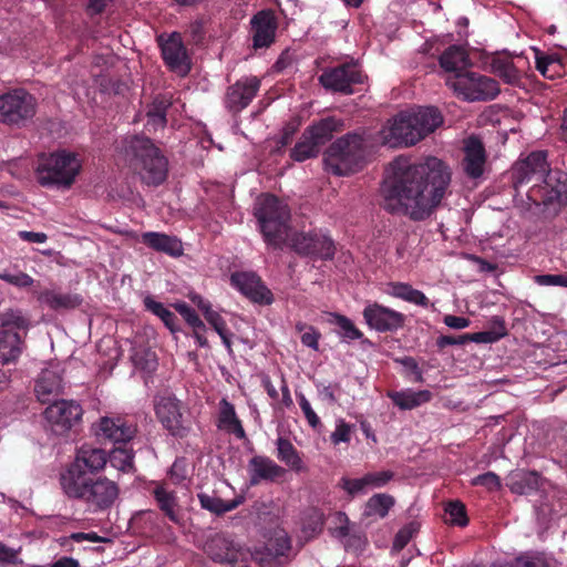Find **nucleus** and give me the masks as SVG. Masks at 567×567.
I'll list each match as a JSON object with an SVG mask.
<instances>
[{
    "instance_id": "64",
    "label": "nucleus",
    "mask_w": 567,
    "mask_h": 567,
    "mask_svg": "<svg viewBox=\"0 0 567 567\" xmlns=\"http://www.w3.org/2000/svg\"><path fill=\"white\" fill-rule=\"evenodd\" d=\"M405 301L424 308L430 305L429 298L421 290L414 288L411 289Z\"/></svg>"
},
{
    "instance_id": "22",
    "label": "nucleus",
    "mask_w": 567,
    "mask_h": 567,
    "mask_svg": "<svg viewBox=\"0 0 567 567\" xmlns=\"http://www.w3.org/2000/svg\"><path fill=\"white\" fill-rule=\"evenodd\" d=\"M231 285L254 302L270 305L274 300L271 291L254 272H235L230 277Z\"/></svg>"
},
{
    "instance_id": "56",
    "label": "nucleus",
    "mask_w": 567,
    "mask_h": 567,
    "mask_svg": "<svg viewBox=\"0 0 567 567\" xmlns=\"http://www.w3.org/2000/svg\"><path fill=\"white\" fill-rule=\"evenodd\" d=\"M550 68H560V64L553 56H537L536 69L546 78L554 79L555 73H548Z\"/></svg>"
},
{
    "instance_id": "32",
    "label": "nucleus",
    "mask_w": 567,
    "mask_h": 567,
    "mask_svg": "<svg viewBox=\"0 0 567 567\" xmlns=\"http://www.w3.org/2000/svg\"><path fill=\"white\" fill-rule=\"evenodd\" d=\"M540 476L535 471H517L509 475L507 486L518 495H528L540 487Z\"/></svg>"
},
{
    "instance_id": "36",
    "label": "nucleus",
    "mask_w": 567,
    "mask_h": 567,
    "mask_svg": "<svg viewBox=\"0 0 567 567\" xmlns=\"http://www.w3.org/2000/svg\"><path fill=\"white\" fill-rule=\"evenodd\" d=\"M491 69L494 74L499 76L507 84H518L520 72L514 65L513 58L507 54H497L491 60Z\"/></svg>"
},
{
    "instance_id": "60",
    "label": "nucleus",
    "mask_w": 567,
    "mask_h": 567,
    "mask_svg": "<svg viewBox=\"0 0 567 567\" xmlns=\"http://www.w3.org/2000/svg\"><path fill=\"white\" fill-rule=\"evenodd\" d=\"M204 317L217 333H220L221 330L226 328V321L212 308L206 309V315Z\"/></svg>"
},
{
    "instance_id": "1",
    "label": "nucleus",
    "mask_w": 567,
    "mask_h": 567,
    "mask_svg": "<svg viewBox=\"0 0 567 567\" xmlns=\"http://www.w3.org/2000/svg\"><path fill=\"white\" fill-rule=\"evenodd\" d=\"M452 171L437 157L411 164L396 158L381 187L382 207L412 221L429 219L451 195Z\"/></svg>"
},
{
    "instance_id": "4",
    "label": "nucleus",
    "mask_w": 567,
    "mask_h": 567,
    "mask_svg": "<svg viewBox=\"0 0 567 567\" xmlns=\"http://www.w3.org/2000/svg\"><path fill=\"white\" fill-rule=\"evenodd\" d=\"M254 214L265 243L274 249H281L290 234L289 206L275 195L266 194L258 198Z\"/></svg>"
},
{
    "instance_id": "14",
    "label": "nucleus",
    "mask_w": 567,
    "mask_h": 567,
    "mask_svg": "<svg viewBox=\"0 0 567 567\" xmlns=\"http://www.w3.org/2000/svg\"><path fill=\"white\" fill-rule=\"evenodd\" d=\"M106 462V453L103 450L83 446L68 470L61 474L60 484L90 478L87 473L94 474L102 471Z\"/></svg>"
},
{
    "instance_id": "53",
    "label": "nucleus",
    "mask_w": 567,
    "mask_h": 567,
    "mask_svg": "<svg viewBox=\"0 0 567 567\" xmlns=\"http://www.w3.org/2000/svg\"><path fill=\"white\" fill-rule=\"evenodd\" d=\"M297 396H298L300 409H301L308 424L312 429L319 427L321 425V421H320L319 416L316 414V412L313 411V409L311 408L310 402L307 400V398L302 393L298 394Z\"/></svg>"
},
{
    "instance_id": "19",
    "label": "nucleus",
    "mask_w": 567,
    "mask_h": 567,
    "mask_svg": "<svg viewBox=\"0 0 567 567\" xmlns=\"http://www.w3.org/2000/svg\"><path fill=\"white\" fill-rule=\"evenodd\" d=\"M260 89V80L257 76H243L226 90L224 97L225 107L233 114H238L246 109Z\"/></svg>"
},
{
    "instance_id": "3",
    "label": "nucleus",
    "mask_w": 567,
    "mask_h": 567,
    "mask_svg": "<svg viewBox=\"0 0 567 567\" xmlns=\"http://www.w3.org/2000/svg\"><path fill=\"white\" fill-rule=\"evenodd\" d=\"M124 153L131 167L145 184L158 186L165 182L168 161L151 138L140 135L127 137L124 141Z\"/></svg>"
},
{
    "instance_id": "20",
    "label": "nucleus",
    "mask_w": 567,
    "mask_h": 567,
    "mask_svg": "<svg viewBox=\"0 0 567 567\" xmlns=\"http://www.w3.org/2000/svg\"><path fill=\"white\" fill-rule=\"evenodd\" d=\"M249 24L255 50L269 48L275 42L278 22L272 10L258 11L251 17Z\"/></svg>"
},
{
    "instance_id": "12",
    "label": "nucleus",
    "mask_w": 567,
    "mask_h": 567,
    "mask_svg": "<svg viewBox=\"0 0 567 567\" xmlns=\"http://www.w3.org/2000/svg\"><path fill=\"white\" fill-rule=\"evenodd\" d=\"M204 551L210 559L219 564H246L251 557L247 547L224 533L210 536L204 545Z\"/></svg>"
},
{
    "instance_id": "2",
    "label": "nucleus",
    "mask_w": 567,
    "mask_h": 567,
    "mask_svg": "<svg viewBox=\"0 0 567 567\" xmlns=\"http://www.w3.org/2000/svg\"><path fill=\"white\" fill-rule=\"evenodd\" d=\"M442 124L443 115L434 106L402 111L380 131L381 142L390 148L413 146Z\"/></svg>"
},
{
    "instance_id": "17",
    "label": "nucleus",
    "mask_w": 567,
    "mask_h": 567,
    "mask_svg": "<svg viewBox=\"0 0 567 567\" xmlns=\"http://www.w3.org/2000/svg\"><path fill=\"white\" fill-rule=\"evenodd\" d=\"M547 153L532 152L527 157L516 162L512 168V181L515 188L529 183L539 184L549 172Z\"/></svg>"
},
{
    "instance_id": "62",
    "label": "nucleus",
    "mask_w": 567,
    "mask_h": 567,
    "mask_svg": "<svg viewBox=\"0 0 567 567\" xmlns=\"http://www.w3.org/2000/svg\"><path fill=\"white\" fill-rule=\"evenodd\" d=\"M319 338H320V333L315 328L309 327L308 331H306L301 336V343L306 347L313 349V350H318Z\"/></svg>"
},
{
    "instance_id": "35",
    "label": "nucleus",
    "mask_w": 567,
    "mask_h": 567,
    "mask_svg": "<svg viewBox=\"0 0 567 567\" xmlns=\"http://www.w3.org/2000/svg\"><path fill=\"white\" fill-rule=\"evenodd\" d=\"M158 508L173 523L179 522V506L175 492L168 491L164 485H156L152 492Z\"/></svg>"
},
{
    "instance_id": "47",
    "label": "nucleus",
    "mask_w": 567,
    "mask_h": 567,
    "mask_svg": "<svg viewBox=\"0 0 567 567\" xmlns=\"http://www.w3.org/2000/svg\"><path fill=\"white\" fill-rule=\"evenodd\" d=\"M446 514L450 516V523L464 527L468 523L466 516L465 505L460 501L450 502L445 508Z\"/></svg>"
},
{
    "instance_id": "15",
    "label": "nucleus",
    "mask_w": 567,
    "mask_h": 567,
    "mask_svg": "<svg viewBox=\"0 0 567 567\" xmlns=\"http://www.w3.org/2000/svg\"><path fill=\"white\" fill-rule=\"evenodd\" d=\"M528 197L537 205L567 202V174L555 169L547 172L539 184H534Z\"/></svg>"
},
{
    "instance_id": "30",
    "label": "nucleus",
    "mask_w": 567,
    "mask_h": 567,
    "mask_svg": "<svg viewBox=\"0 0 567 567\" xmlns=\"http://www.w3.org/2000/svg\"><path fill=\"white\" fill-rule=\"evenodd\" d=\"M344 124L341 118L328 116L315 122L305 130L307 137L311 138L320 148L333 136V133L340 132Z\"/></svg>"
},
{
    "instance_id": "46",
    "label": "nucleus",
    "mask_w": 567,
    "mask_h": 567,
    "mask_svg": "<svg viewBox=\"0 0 567 567\" xmlns=\"http://www.w3.org/2000/svg\"><path fill=\"white\" fill-rule=\"evenodd\" d=\"M324 524V516L318 508H309L302 516V529L305 533H319Z\"/></svg>"
},
{
    "instance_id": "43",
    "label": "nucleus",
    "mask_w": 567,
    "mask_h": 567,
    "mask_svg": "<svg viewBox=\"0 0 567 567\" xmlns=\"http://www.w3.org/2000/svg\"><path fill=\"white\" fill-rule=\"evenodd\" d=\"M144 305L148 311L159 317L164 324L172 331H178V327L176 326L177 317L169 309L164 307L163 303L155 301L151 297H146L144 299Z\"/></svg>"
},
{
    "instance_id": "7",
    "label": "nucleus",
    "mask_w": 567,
    "mask_h": 567,
    "mask_svg": "<svg viewBox=\"0 0 567 567\" xmlns=\"http://www.w3.org/2000/svg\"><path fill=\"white\" fill-rule=\"evenodd\" d=\"M28 319L20 310H8L0 313V364L9 365L18 362L24 348V337L20 330L27 331Z\"/></svg>"
},
{
    "instance_id": "27",
    "label": "nucleus",
    "mask_w": 567,
    "mask_h": 567,
    "mask_svg": "<svg viewBox=\"0 0 567 567\" xmlns=\"http://www.w3.org/2000/svg\"><path fill=\"white\" fill-rule=\"evenodd\" d=\"M142 243L155 251L164 252L172 257H179L183 255V244L176 236L157 231H147L142 234Z\"/></svg>"
},
{
    "instance_id": "55",
    "label": "nucleus",
    "mask_w": 567,
    "mask_h": 567,
    "mask_svg": "<svg viewBox=\"0 0 567 567\" xmlns=\"http://www.w3.org/2000/svg\"><path fill=\"white\" fill-rule=\"evenodd\" d=\"M351 439V425L343 420L337 422L336 430L331 433L330 440L333 444L348 443Z\"/></svg>"
},
{
    "instance_id": "48",
    "label": "nucleus",
    "mask_w": 567,
    "mask_h": 567,
    "mask_svg": "<svg viewBox=\"0 0 567 567\" xmlns=\"http://www.w3.org/2000/svg\"><path fill=\"white\" fill-rule=\"evenodd\" d=\"M417 532L419 524L415 522L403 526L394 537L392 549L395 551L402 550Z\"/></svg>"
},
{
    "instance_id": "41",
    "label": "nucleus",
    "mask_w": 567,
    "mask_h": 567,
    "mask_svg": "<svg viewBox=\"0 0 567 567\" xmlns=\"http://www.w3.org/2000/svg\"><path fill=\"white\" fill-rule=\"evenodd\" d=\"M394 503V497L389 494H374L365 504L364 515L384 518Z\"/></svg>"
},
{
    "instance_id": "52",
    "label": "nucleus",
    "mask_w": 567,
    "mask_h": 567,
    "mask_svg": "<svg viewBox=\"0 0 567 567\" xmlns=\"http://www.w3.org/2000/svg\"><path fill=\"white\" fill-rule=\"evenodd\" d=\"M364 476L369 487L380 488L394 477V473L392 471H380L368 473Z\"/></svg>"
},
{
    "instance_id": "37",
    "label": "nucleus",
    "mask_w": 567,
    "mask_h": 567,
    "mask_svg": "<svg viewBox=\"0 0 567 567\" xmlns=\"http://www.w3.org/2000/svg\"><path fill=\"white\" fill-rule=\"evenodd\" d=\"M507 334L505 321L502 317L495 316L491 319V329L486 331L467 333L468 342L494 343Z\"/></svg>"
},
{
    "instance_id": "51",
    "label": "nucleus",
    "mask_w": 567,
    "mask_h": 567,
    "mask_svg": "<svg viewBox=\"0 0 567 567\" xmlns=\"http://www.w3.org/2000/svg\"><path fill=\"white\" fill-rule=\"evenodd\" d=\"M472 484L476 486H484L488 491H497L502 486L499 476L494 472H486L477 475L473 478Z\"/></svg>"
},
{
    "instance_id": "57",
    "label": "nucleus",
    "mask_w": 567,
    "mask_h": 567,
    "mask_svg": "<svg viewBox=\"0 0 567 567\" xmlns=\"http://www.w3.org/2000/svg\"><path fill=\"white\" fill-rule=\"evenodd\" d=\"M538 285L542 286H561L567 287L566 275H538L535 277Z\"/></svg>"
},
{
    "instance_id": "59",
    "label": "nucleus",
    "mask_w": 567,
    "mask_h": 567,
    "mask_svg": "<svg viewBox=\"0 0 567 567\" xmlns=\"http://www.w3.org/2000/svg\"><path fill=\"white\" fill-rule=\"evenodd\" d=\"M468 343L467 333L462 336H441L436 339V346L440 350L447 346H464Z\"/></svg>"
},
{
    "instance_id": "34",
    "label": "nucleus",
    "mask_w": 567,
    "mask_h": 567,
    "mask_svg": "<svg viewBox=\"0 0 567 567\" xmlns=\"http://www.w3.org/2000/svg\"><path fill=\"white\" fill-rule=\"evenodd\" d=\"M218 429L233 433L238 439H245L246 433L238 419L235 406L227 399H221L219 402Z\"/></svg>"
},
{
    "instance_id": "54",
    "label": "nucleus",
    "mask_w": 567,
    "mask_h": 567,
    "mask_svg": "<svg viewBox=\"0 0 567 567\" xmlns=\"http://www.w3.org/2000/svg\"><path fill=\"white\" fill-rule=\"evenodd\" d=\"M340 485L351 496L362 493L365 489V487H368L365 476H363L361 478L342 477L340 481Z\"/></svg>"
},
{
    "instance_id": "38",
    "label": "nucleus",
    "mask_w": 567,
    "mask_h": 567,
    "mask_svg": "<svg viewBox=\"0 0 567 567\" xmlns=\"http://www.w3.org/2000/svg\"><path fill=\"white\" fill-rule=\"evenodd\" d=\"M200 506L216 515H223L237 508L243 502L244 497L239 496L231 501H224L215 495H208L206 493L198 494Z\"/></svg>"
},
{
    "instance_id": "16",
    "label": "nucleus",
    "mask_w": 567,
    "mask_h": 567,
    "mask_svg": "<svg viewBox=\"0 0 567 567\" xmlns=\"http://www.w3.org/2000/svg\"><path fill=\"white\" fill-rule=\"evenodd\" d=\"M43 414L51 432L62 435L81 421L83 410L75 401L60 400L50 404Z\"/></svg>"
},
{
    "instance_id": "18",
    "label": "nucleus",
    "mask_w": 567,
    "mask_h": 567,
    "mask_svg": "<svg viewBox=\"0 0 567 567\" xmlns=\"http://www.w3.org/2000/svg\"><path fill=\"white\" fill-rule=\"evenodd\" d=\"M365 75L355 63H344L324 70L319 76L320 84L332 92L351 94L352 85L363 83Z\"/></svg>"
},
{
    "instance_id": "25",
    "label": "nucleus",
    "mask_w": 567,
    "mask_h": 567,
    "mask_svg": "<svg viewBox=\"0 0 567 567\" xmlns=\"http://www.w3.org/2000/svg\"><path fill=\"white\" fill-rule=\"evenodd\" d=\"M247 471L249 483L255 486L262 481L274 482L285 475L286 470L271 458L264 455H255L248 462Z\"/></svg>"
},
{
    "instance_id": "28",
    "label": "nucleus",
    "mask_w": 567,
    "mask_h": 567,
    "mask_svg": "<svg viewBox=\"0 0 567 567\" xmlns=\"http://www.w3.org/2000/svg\"><path fill=\"white\" fill-rule=\"evenodd\" d=\"M37 299L41 305L54 311L74 309L83 302V298L78 293H63L54 289L39 291Z\"/></svg>"
},
{
    "instance_id": "10",
    "label": "nucleus",
    "mask_w": 567,
    "mask_h": 567,
    "mask_svg": "<svg viewBox=\"0 0 567 567\" xmlns=\"http://www.w3.org/2000/svg\"><path fill=\"white\" fill-rule=\"evenodd\" d=\"M37 112V101L23 89H14L0 95V122L24 126Z\"/></svg>"
},
{
    "instance_id": "49",
    "label": "nucleus",
    "mask_w": 567,
    "mask_h": 567,
    "mask_svg": "<svg viewBox=\"0 0 567 567\" xmlns=\"http://www.w3.org/2000/svg\"><path fill=\"white\" fill-rule=\"evenodd\" d=\"M0 279L18 288H25L33 285L34 280L31 276L22 271L10 272L8 270L0 271Z\"/></svg>"
},
{
    "instance_id": "61",
    "label": "nucleus",
    "mask_w": 567,
    "mask_h": 567,
    "mask_svg": "<svg viewBox=\"0 0 567 567\" xmlns=\"http://www.w3.org/2000/svg\"><path fill=\"white\" fill-rule=\"evenodd\" d=\"M443 322L451 329L462 330L471 324V320L465 317H457L453 315H446L443 318Z\"/></svg>"
},
{
    "instance_id": "23",
    "label": "nucleus",
    "mask_w": 567,
    "mask_h": 567,
    "mask_svg": "<svg viewBox=\"0 0 567 567\" xmlns=\"http://www.w3.org/2000/svg\"><path fill=\"white\" fill-rule=\"evenodd\" d=\"M464 157L462 168L471 179L481 178L485 171L487 155L482 141L476 136H470L464 141Z\"/></svg>"
},
{
    "instance_id": "40",
    "label": "nucleus",
    "mask_w": 567,
    "mask_h": 567,
    "mask_svg": "<svg viewBox=\"0 0 567 567\" xmlns=\"http://www.w3.org/2000/svg\"><path fill=\"white\" fill-rule=\"evenodd\" d=\"M171 106V101L165 97H157L153 101V103L148 106L146 112L147 116V126H152L154 130L161 127H165L167 120L166 113L168 107Z\"/></svg>"
},
{
    "instance_id": "21",
    "label": "nucleus",
    "mask_w": 567,
    "mask_h": 567,
    "mask_svg": "<svg viewBox=\"0 0 567 567\" xmlns=\"http://www.w3.org/2000/svg\"><path fill=\"white\" fill-rule=\"evenodd\" d=\"M365 322L379 332L395 331L404 326L403 313L378 303L369 305L363 310Z\"/></svg>"
},
{
    "instance_id": "31",
    "label": "nucleus",
    "mask_w": 567,
    "mask_h": 567,
    "mask_svg": "<svg viewBox=\"0 0 567 567\" xmlns=\"http://www.w3.org/2000/svg\"><path fill=\"white\" fill-rule=\"evenodd\" d=\"M63 380L58 369H44L39 379L34 391L38 399L45 403L50 401L51 395H58L62 392Z\"/></svg>"
},
{
    "instance_id": "5",
    "label": "nucleus",
    "mask_w": 567,
    "mask_h": 567,
    "mask_svg": "<svg viewBox=\"0 0 567 567\" xmlns=\"http://www.w3.org/2000/svg\"><path fill=\"white\" fill-rule=\"evenodd\" d=\"M367 156L365 140L361 134L348 133L334 141L324 153L326 171L347 176L361 169Z\"/></svg>"
},
{
    "instance_id": "13",
    "label": "nucleus",
    "mask_w": 567,
    "mask_h": 567,
    "mask_svg": "<svg viewBox=\"0 0 567 567\" xmlns=\"http://www.w3.org/2000/svg\"><path fill=\"white\" fill-rule=\"evenodd\" d=\"M295 252L300 256H308L329 260L332 259L336 252L333 240L320 233L316 231H300L289 234L286 244Z\"/></svg>"
},
{
    "instance_id": "42",
    "label": "nucleus",
    "mask_w": 567,
    "mask_h": 567,
    "mask_svg": "<svg viewBox=\"0 0 567 567\" xmlns=\"http://www.w3.org/2000/svg\"><path fill=\"white\" fill-rule=\"evenodd\" d=\"M319 153L320 147L311 138H308L306 132H303L300 140L290 151V157L296 162H305L317 157Z\"/></svg>"
},
{
    "instance_id": "6",
    "label": "nucleus",
    "mask_w": 567,
    "mask_h": 567,
    "mask_svg": "<svg viewBox=\"0 0 567 567\" xmlns=\"http://www.w3.org/2000/svg\"><path fill=\"white\" fill-rule=\"evenodd\" d=\"M65 495L82 501L93 512L111 508L120 495L118 484L105 476L61 484Z\"/></svg>"
},
{
    "instance_id": "8",
    "label": "nucleus",
    "mask_w": 567,
    "mask_h": 567,
    "mask_svg": "<svg viewBox=\"0 0 567 567\" xmlns=\"http://www.w3.org/2000/svg\"><path fill=\"white\" fill-rule=\"evenodd\" d=\"M80 171L74 154L58 152L42 158L38 168V182L42 186L70 187Z\"/></svg>"
},
{
    "instance_id": "45",
    "label": "nucleus",
    "mask_w": 567,
    "mask_h": 567,
    "mask_svg": "<svg viewBox=\"0 0 567 567\" xmlns=\"http://www.w3.org/2000/svg\"><path fill=\"white\" fill-rule=\"evenodd\" d=\"M330 322L339 327V334L344 339L358 340L362 337V332L346 316L331 313Z\"/></svg>"
},
{
    "instance_id": "63",
    "label": "nucleus",
    "mask_w": 567,
    "mask_h": 567,
    "mask_svg": "<svg viewBox=\"0 0 567 567\" xmlns=\"http://www.w3.org/2000/svg\"><path fill=\"white\" fill-rule=\"evenodd\" d=\"M413 287L409 284H404V282H392L390 285V293L393 296V297H396V298H400L402 300H406V297L409 296L411 289Z\"/></svg>"
},
{
    "instance_id": "44",
    "label": "nucleus",
    "mask_w": 567,
    "mask_h": 567,
    "mask_svg": "<svg viewBox=\"0 0 567 567\" xmlns=\"http://www.w3.org/2000/svg\"><path fill=\"white\" fill-rule=\"evenodd\" d=\"M110 461L115 468L130 472L133 470L134 453L132 450L118 446L112 450Z\"/></svg>"
},
{
    "instance_id": "50",
    "label": "nucleus",
    "mask_w": 567,
    "mask_h": 567,
    "mask_svg": "<svg viewBox=\"0 0 567 567\" xmlns=\"http://www.w3.org/2000/svg\"><path fill=\"white\" fill-rule=\"evenodd\" d=\"M512 564L514 567H548L544 555L538 553H525Z\"/></svg>"
},
{
    "instance_id": "26",
    "label": "nucleus",
    "mask_w": 567,
    "mask_h": 567,
    "mask_svg": "<svg viewBox=\"0 0 567 567\" xmlns=\"http://www.w3.org/2000/svg\"><path fill=\"white\" fill-rule=\"evenodd\" d=\"M137 432L136 426L121 417H102L100 421V435L113 443H126Z\"/></svg>"
},
{
    "instance_id": "39",
    "label": "nucleus",
    "mask_w": 567,
    "mask_h": 567,
    "mask_svg": "<svg viewBox=\"0 0 567 567\" xmlns=\"http://www.w3.org/2000/svg\"><path fill=\"white\" fill-rule=\"evenodd\" d=\"M276 445L277 457L279 461L284 462L287 466L297 472L303 468L302 460L299 456L298 451L288 439L281 436L278 437Z\"/></svg>"
},
{
    "instance_id": "9",
    "label": "nucleus",
    "mask_w": 567,
    "mask_h": 567,
    "mask_svg": "<svg viewBox=\"0 0 567 567\" xmlns=\"http://www.w3.org/2000/svg\"><path fill=\"white\" fill-rule=\"evenodd\" d=\"M446 84L464 101H491L501 92L498 82L472 71L449 75Z\"/></svg>"
},
{
    "instance_id": "29",
    "label": "nucleus",
    "mask_w": 567,
    "mask_h": 567,
    "mask_svg": "<svg viewBox=\"0 0 567 567\" xmlns=\"http://www.w3.org/2000/svg\"><path fill=\"white\" fill-rule=\"evenodd\" d=\"M440 66L451 75L463 73L471 66V60L466 49L462 45L453 44L446 48L439 58Z\"/></svg>"
},
{
    "instance_id": "11",
    "label": "nucleus",
    "mask_w": 567,
    "mask_h": 567,
    "mask_svg": "<svg viewBox=\"0 0 567 567\" xmlns=\"http://www.w3.org/2000/svg\"><path fill=\"white\" fill-rule=\"evenodd\" d=\"M154 409L158 422L172 436L183 439L188 435L192 424L184 415L182 401L175 395L155 398Z\"/></svg>"
},
{
    "instance_id": "24",
    "label": "nucleus",
    "mask_w": 567,
    "mask_h": 567,
    "mask_svg": "<svg viewBox=\"0 0 567 567\" xmlns=\"http://www.w3.org/2000/svg\"><path fill=\"white\" fill-rule=\"evenodd\" d=\"M159 45L162 56L171 70L183 73L189 71L188 55L178 32H173L166 40L159 37Z\"/></svg>"
},
{
    "instance_id": "58",
    "label": "nucleus",
    "mask_w": 567,
    "mask_h": 567,
    "mask_svg": "<svg viewBox=\"0 0 567 567\" xmlns=\"http://www.w3.org/2000/svg\"><path fill=\"white\" fill-rule=\"evenodd\" d=\"M175 309L190 327H194L200 320L196 311L186 302L176 303Z\"/></svg>"
},
{
    "instance_id": "33",
    "label": "nucleus",
    "mask_w": 567,
    "mask_h": 567,
    "mask_svg": "<svg viewBox=\"0 0 567 567\" xmlns=\"http://www.w3.org/2000/svg\"><path fill=\"white\" fill-rule=\"evenodd\" d=\"M388 396L400 410H412L429 402L432 398V393L427 390L414 391L408 389L403 391H390L388 392Z\"/></svg>"
}]
</instances>
